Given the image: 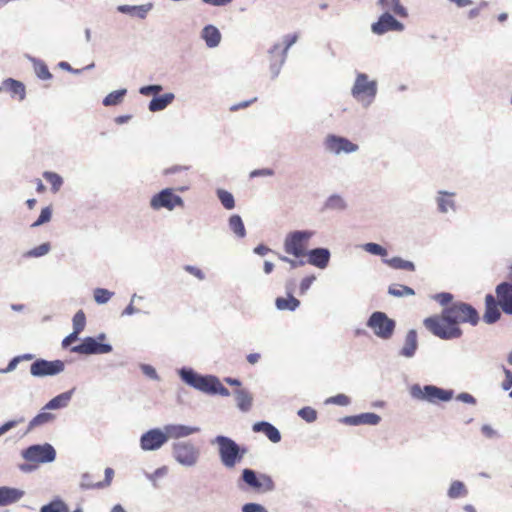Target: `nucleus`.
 Returning <instances> with one entry per match:
<instances>
[{
	"label": "nucleus",
	"mask_w": 512,
	"mask_h": 512,
	"mask_svg": "<svg viewBox=\"0 0 512 512\" xmlns=\"http://www.w3.org/2000/svg\"><path fill=\"white\" fill-rule=\"evenodd\" d=\"M252 430L255 433H263L272 443L281 441L280 431L268 421H258L254 423Z\"/></svg>",
	"instance_id": "nucleus-27"
},
{
	"label": "nucleus",
	"mask_w": 512,
	"mask_h": 512,
	"mask_svg": "<svg viewBox=\"0 0 512 512\" xmlns=\"http://www.w3.org/2000/svg\"><path fill=\"white\" fill-rule=\"evenodd\" d=\"M325 208L328 210L343 211L347 208V203L339 194H332L325 201Z\"/></svg>",
	"instance_id": "nucleus-40"
},
{
	"label": "nucleus",
	"mask_w": 512,
	"mask_h": 512,
	"mask_svg": "<svg viewBox=\"0 0 512 512\" xmlns=\"http://www.w3.org/2000/svg\"><path fill=\"white\" fill-rule=\"evenodd\" d=\"M140 369H141L142 373L145 376H147L148 378H150L152 380H155V381H159L160 380V377H159L156 369L152 365L141 364L140 365Z\"/></svg>",
	"instance_id": "nucleus-57"
},
{
	"label": "nucleus",
	"mask_w": 512,
	"mask_h": 512,
	"mask_svg": "<svg viewBox=\"0 0 512 512\" xmlns=\"http://www.w3.org/2000/svg\"><path fill=\"white\" fill-rule=\"evenodd\" d=\"M404 30V25L388 11L383 13L376 22L371 25V31L376 35H383L388 31Z\"/></svg>",
	"instance_id": "nucleus-16"
},
{
	"label": "nucleus",
	"mask_w": 512,
	"mask_h": 512,
	"mask_svg": "<svg viewBox=\"0 0 512 512\" xmlns=\"http://www.w3.org/2000/svg\"><path fill=\"white\" fill-rule=\"evenodd\" d=\"M163 90V86L160 84H151L142 86L139 89V93L143 96H157Z\"/></svg>",
	"instance_id": "nucleus-55"
},
{
	"label": "nucleus",
	"mask_w": 512,
	"mask_h": 512,
	"mask_svg": "<svg viewBox=\"0 0 512 512\" xmlns=\"http://www.w3.org/2000/svg\"><path fill=\"white\" fill-rule=\"evenodd\" d=\"M275 306L280 311H295L300 306V301L292 294H288L286 298L277 297Z\"/></svg>",
	"instance_id": "nucleus-33"
},
{
	"label": "nucleus",
	"mask_w": 512,
	"mask_h": 512,
	"mask_svg": "<svg viewBox=\"0 0 512 512\" xmlns=\"http://www.w3.org/2000/svg\"><path fill=\"white\" fill-rule=\"evenodd\" d=\"M54 419H55L54 414H52L50 412L42 411L30 420L25 433H29L36 427H39V426L45 425L49 422H52Z\"/></svg>",
	"instance_id": "nucleus-34"
},
{
	"label": "nucleus",
	"mask_w": 512,
	"mask_h": 512,
	"mask_svg": "<svg viewBox=\"0 0 512 512\" xmlns=\"http://www.w3.org/2000/svg\"><path fill=\"white\" fill-rule=\"evenodd\" d=\"M181 381L189 387L208 395L230 396V391L223 386L220 379L212 374H200L191 367H181L177 370Z\"/></svg>",
	"instance_id": "nucleus-2"
},
{
	"label": "nucleus",
	"mask_w": 512,
	"mask_h": 512,
	"mask_svg": "<svg viewBox=\"0 0 512 512\" xmlns=\"http://www.w3.org/2000/svg\"><path fill=\"white\" fill-rule=\"evenodd\" d=\"M345 425H371L375 426L381 421V417L372 412L361 413L358 415L345 416L340 420Z\"/></svg>",
	"instance_id": "nucleus-22"
},
{
	"label": "nucleus",
	"mask_w": 512,
	"mask_h": 512,
	"mask_svg": "<svg viewBox=\"0 0 512 512\" xmlns=\"http://www.w3.org/2000/svg\"><path fill=\"white\" fill-rule=\"evenodd\" d=\"M65 369V363L62 360H46L43 358L36 359L30 365V374L33 377L43 378L48 376H56Z\"/></svg>",
	"instance_id": "nucleus-12"
},
{
	"label": "nucleus",
	"mask_w": 512,
	"mask_h": 512,
	"mask_svg": "<svg viewBox=\"0 0 512 512\" xmlns=\"http://www.w3.org/2000/svg\"><path fill=\"white\" fill-rule=\"evenodd\" d=\"M299 36L297 33L287 34L283 36V44L284 48L280 52V54L287 57L289 49L297 42Z\"/></svg>",
	"instance_id": "nucleus-52"
},
{
	"label": "nucleus",
	"mask_w": 512,
	"mask_h": 512,
	"mask_svg": "<svg viewBox=\"0 0 512 512\" xmlns=\"http://www.w3.org/2000/svg\"><path fill=\"white\" fill-rule=\"evenodd\" d=\"M501 310L500 303L497 299L492 294H487L485 296L483 321L488 325L495 324L501 318Z\"/></svg>",
	"instance_id": "nucleus-19"
},
{
	"label": "nucleus",
	"mask_w": 512,
	"mask_h": 512,
	"mask_svg": "<svg viewBox=\"0 0 512 512\" xmlns=\"http://www.w3.org/2000/svg\"><path fill=\"white\" fill-rule=\"evenodd\" d=\"M105 478L103 481L96 482L97 489H102L105 487L110 486L113 476H114V470L110 467H107L104 471Z\"/></svg>",
	"instance_id": "nucleus-58"
},
{
	"label": "nucleus",
	"mask_w": 512,
	"mask_h": 512,
	"mask_svg": "<svg viewBox=\"0 0 512 512\" xmlns=\"http://www.w3.org/2000/svg\"><path fill=\"white\" fill-rule=\"evenodd\" d=\"M280 44L275 43L269 50L268 53L270 55V66L269 70L271 73V78L275 79L280 74L281 68L286 62L287 57H284L282 54H278L280 50Z\"/></svg>",
	"instance_id": "nucleus-25"
},
{
	"label": "nucleus",
	"mask_w": 512,
	"mask_h": 512,
	"mask_svg": "<svg viewBox=\"0 0 512 512\" xmlns=\"http://www.w3.org/2000/svg\"><path fill=\"white\" fill-rule=\"evenodd\" d=\"M431 298L445 308L453 302L454 297L449 292H440L432 295Z\"/></svg>",
	"instance_id": "nucleus-53"
},
{
	"label": "nucleus",
	"mask_w": 512,
	"mask_h": 512,
	"mask_svg": "<svg viewBox=\"0 0 512 512\" xmlns=\"http://www.w3.org/2000/svg\"><path fill=\"white\" fill-rule=\"evenodd\" d=\"M495 292L502 311L512 315V283L505 281L498 284Z\"/></svg>",
	"instance_id": "nucleus-18"
},
{
	"label": "nucleus",
	"mask_w": 512,
	"mask_h": 512,
	"mask_svg": "<svg viewBox=\"0 0 512 512\" xmlns=\"http://www.w3.org/2000/svg\"><path fill=\"white\" fill-rule=\"evenodd\" d=\"M51 217H52V209L50 206H47L41 210L38 219L34 223H32L31 227L36 228L43 224H46L51 220Z\"/></svg>",
	"instance_id": "nucleus-50"
},
{
	"label": "nucleus",
	"mask_w": 512,
	"mask_h": 512,
	"mask_svg": "<svg viewBox=\"0 0 512 512\" xmlns=\"http://www.w3.org/2000/svg\"><path fill=\"white\" fill-rule=\"evenodd\" d=\"M210 443L217 446L220 461L228 469L240 463L248 452L247 447L239 445L235 440L224 435L216 436Z\"/></svg>",
	"instance_id": "nucleus-3"
},
{
	"label": "nucleus",
	"mask_w": 512,
	"mask_h": 512,
	"mask_svg": "<svg viewBox=\"0 0 512 512\" xmlns=\"http://www.w3.org/2000/svg\"><path fill=\"white\" fill-rule=\"evenodd\" d=\"M298 416L308 423H312L317 419V412L312 407L306 406L298 410Z\"/></svg>",
	"instance_id": "nucleus-51"
},
{
	"label": "nucleus",
	"mask_w": 512,
	"mask_h": 512,
	"mask_svg": "<svg viewBox=\"0 0 512 512\" xmlns=\"http://www.w3.org/2000/svg\"><path fill=\"white\" fill-rule=\"evenodd\" d=\"M175 99L173 93H165L163 95L154 96L148 104V109L151 112H159L167 108Z\"/></svg>",
	"instance_id": "nucleus-31"
},
{
	"label": "nucleus",
	"mask_w": 512,
	"mask_h": 512,
	"mask_svg": "<svg viewBox=\"0 0 512 512\" xmlns=\"http://www.w3.org/2000/svg\"><path fill=\"white\" fill-rule=\"evenodd\" d=\"M468 495V490L462 481L455 480L450 484L447 496L450 499H457Z\"/></svg>",
	"instance_id": "nucleus-38"
},
{
	"label": "nucleus",
	"mask_w": 512,
	"mask_h": 512,
	"mask_svg": "<svg viewBox=\"0 0 512 512\" xmlns=\"http://www.w3.org/2000/svg\"><path fill=\"white\" fill-rule=\"evenodd\" d=\"M24 421H25V418L23 416H21L17 419H12V420H9V421L5 422L4 424H2L0 426V437L3 436L8 431H10L11 429L15 428L20 423H23Z\"/></svg>",
	"instance_id": "nucleus-56"
},
{
	"label": "nucleus",
	"mask_w": 512,
	"mask_h": 512,
	"mask_svg": "<svg viewBox=\"0 0 512 512\" xmlns=\"http://www.w3.org/2000/svg\"><path fill=\"white\" fill-rule=\"evenodd\" d=\"M409 394L415 400L426 401L435 404L438 401H450L454 396V391L452 389H443L432 384L421 386L420 384L416 383L410 386Z\"/></svg>",
	"instance_id": "nucleus-5"
},
{
	"label": "nucleus",
	"mask_w": 512,
	"mask_h": 512,
	"mask_svg": "<svg viewBox=\"0 0 512 512\" xmlns=\"http://www.w3.org/2000/svg\"><path fill=\"white\" fill-rule=\"evenodd\" d=\"M165 429L168 435V440L175 439L178 441H181L180 439L182 438H186L200 432V427L184 424H167L165 425Z\"/></svg>",
	"instance_id": "nucleus-23"
},
{
	"label": "nucleus",
	"mask_w": 512,
	"mask_h": 512,
	"mask_svg": "<svg viewBox=\"0 0 512 512\" xmlns=\"http://www.w3.org/2000/svg\"><path fill=\"white\" fill-rule=\"evenodd\" d=\"M40 512H69L67 504L60 498H55L40 508Z\"/></svg>",
	"instance_id": "nucleus-42"
},
{
	"label": "nucleus",
	"mask_w": 512,
	"mask_h": 512,
	"mask_svg": "<svg viewBox=\"0 0 512 512\" xmlns=\"http://www.w3.org/2000/svg\"><path fill=\"white\" fill-rule=\"evenodd\" d=\"M80 487L82 489H97L96 483L92 481V476L89 473H84L81 476Z\"/></svg>",
	"instance_id": "nucleus-62"
},
{
	"label": "nucleus",
	"mask_w": 512,
	"mask_h": 512,
	"mask_svg": "<svg viewBox=\"0 0 512 512\" xmlns=\"http://www.w3.org/2000/svg\"><path fill=\"white\" fill-rule=\"evenodd\" d=\"M418 348L417 331L410 329L406 336L403 347L399 351V355L405 358L414 357Z\"/></svg>",
	"instance_id": "nucleus-28"
},
{
	"label": "nucleus",
	"mask_w": 512,
	"mask_h": 512,
	"mask_svg": "<svg viewBox=\"0 0 512 512\" xmlns=\"http://www.w3.org/2000/svg\"><path fill=\"white\" fill-rule=\"evenodd\" d=\"M112 350L113 347L110 343L100 342L92 336L83 338L80 344L70 348L71 352L83 355L107 354Z\"/></svg>",
	"instance_id": "nucleus-14"
},
{
	"label": "nucleus",
	"mask_w": 512,
	"mask_h": 512,
	"mask_svg": "<svg viewBox=\"0 0 512 512\" xmlns=\"http://www.w3.org/2000/svg\"><path fill=\"white\" fill-rule=\"evenodd\" d=\"M316 280L314 275L303 278L300 282L299 291L301 295H304L311 287L313 282Z\"/></svg>",
	"instance_id": "nucleus-61"
},
{
	"label": "nucleus",
	"mask_w": 512,
	"mask_h": 512,
	"mask_svg": "<svg viewBox=\"0 0 512 512\" xmlns=\"http://www.w3.org/2000/svg\"><path fill=\"white\" fill-rule=\"evenodd\" d=\"M379 3L383 8L394 12L400 17H406L408 15L406 8L401 5L400 0H379Z\"/></svg>",
	"instance_id": "nucleus-39"
},
{
	"label": "nucleus",
	"mask_w": 512,
	"mask_h": 512,
	"mask_svg": "<svg viewBox=\"0 0 512 512\" xmlns=\"http://www.w3.org/2000/svg\"><path fill=\"white\" fill-rule=\"evenodd\" d=\"M456 400L470 405H475L477 403L476 398L467 392L459 393L456 396Z\"/></svg>",
	"instance_id": "nucleus-64"
},
{
	"label": "nucleus",
	"mask_w": 512,
	"mask_h": 512,
	"mask_svg": "<svg viewBox=\"0 0 512 512\" xmlns=\"http://www.w3.org/2000/svg\"><path fill=\"white\" fill-rule=\"evenodd\" d=\"M0 93H8L11 98L23 101L26 97V88L21 81L7 78L0 83Z\"/></svg>",
	"instance_id": "nucleus-20"
},
{
	"label": "nucleus",
	"mask_w": 512,
	"mask_h": 512,
	"mask_svg": "<svg viewBox=\"0 0 512 512\" xmlns=\"http://www.w3.org/2000/svg\"><path fill=\"white\" fill-rule=\"evenodd\" d=\"M154 8V4L152 2H148L141 5H128L123 4L117 6V11L119 13L128 15L133 18H137L140 20H144L147 18L149 12Z\"/></svg>",
	"instance_id": "nucleus-21"
},
{
	"label": "nucleus",
	"mask_w": 512,
	"mask_h": 512,
	"mask_svg": "<svg viewBox=\"0 0 512 512\" xmlns=\"http://www.w3.org/2000/svg\"><path fill=\"white\" fill-rule=\"evenodd\" d=\"M388 294L394 297H404L415 295L414 289L402 284H392L388 287Z\"/></svg>",
	"instance_id": "nucleus-43"
},
{
	"label": "nucleus",
	"mask_w": 512,
	"mask_h": 512,
	"mask_svg": "<svg viewBox=\"0 0 512 512\" xmlns=\"http://www.w3.org/2000/svg\"><path fill=\"white\" fill-rule=\"evenodd\" d=\"M366 325L378 338L388 340L394 334L396 321L389 318L385 312L375 311L369 316Z\"/></svg>",
	"instance_id": "nucleus-9"
},
{
	"label": "nucleus",
	"mask_w": 512,
	"mask_h": 512,
	"mask_svg": "<svg viewBox=\"0 0 512 512\" xmlns=\"http://www.w3.org/2000/svg\"><path fill=\"white\" fill-rule=\"evenodd\" d=\"M168 473V468L166 466H162L157 468L153 473H146V477L149 481L153 483L154 486H156L155 481L158 478H161L165 476Z\"/></svg>",
	"instance_id": "nucleus-59"
},
{
	"label": "nucleus",
	"mask_w": 512,
	"mask_h": 512,
	"mask_svg": "<svg viewBox=\"0 0 512 512\" xmlns=\"http://www.w3.org/2000/svg\"><path fill=\"white\" fill-rule=\"evenodd\" d=\"M455 193L446 190H439L435 196L437 210L441 214L456 211V203L454 200Z\"/></svg>",
	"instance_id": "nucleus-24"
},
{
	"label": "nucleus",
	"mask_w": 512,
	"mask_h": 512,
	"mask_svg": "<svg viewBox=\"0 0 512 512\" xmlns=\"http://www.w3.org/2000/svg\"><path fill=\"white\" fill-rule=\"evenodd\" d=\"M201 38L208 48H215L220 44L221 33L214 25H206L201 31Z\"/></svg>",
	"instance_id": "nucleus-30"
},
{
	"label": "nucleus",
	"mask_w": 512,
	"mask_h": 512,
	"mask_svg": "<svg viewBox=\"0 0 512 512\" xmlns=\"http://www.w3.org/2000/svg\"><path fill=\"white\" fill-rule=\"evenodd\" d=\"M43 178L48 183H50L51 191L53 193H57L61 189V187H62V185L64 183V180H63L62 176L59 175L58 173L52 172V171H45L43 173Z\"/></svg>",
	"instance_id": "nucleus-41"
},
{
	"label": "nucleus",
	"mask_w": 512,
	"mask_h": 512,
	"mask_svg": "<svg viewBox=\"0 0 512 512\" xmlns=\"http://www.w3.org/2000/svg\"><path fill=\"white\" fill-rule=\"evenodd\" d=\"M383 262L393 269L415 271V264L401 257L396 256L390 259H384Z\"/></svg>",
	"instance_id": "nucleus-35"
},
{
	"label": "nucleus",
	"mask_w": 512,
	"mask_h": 512,
	"mask_svg": "<svg viewBox=\"0 0 512 512\" xmlns=\"http://www.w3.org/2000/svg\"><path fill=\"white\" fill-rule=\"evenodd\" d=\"M50 249H51L50 243L45 242V243H42L39 246L34 247L33 249L29 250L26 253V256L27 257H34V258L42 257V256L48 254Z\"/></svg>",
	"instance_id": "nucleus-49"
},
{
	"label": "nucleus",
	"mask_w": 512,
	"mask_h": 512,
	"mask_svg": "<svg viewBox=\"0 0 512 512\" xmlns=\"http://www.w3.org/2000/svg\"><path fill=\"white\" fill-rule=\"evenodd\" d=\"M168 435L163 428H152L144 432L139 439L140 448L145 452H152L161 449L168 442Z\"/></svg>",
	"instance_id": "nucleus-11"
},
{
	"label": "nucleus",
	"mask_w": 512,
	"mask_h": 512,
	"mask_svg": "<svg viewBox=\"0 0 512 512\" xmlns=\"http://www.w3.org/2000/svg\"><path fill=\"white\" fill-rule=\"evenodd\" d=\"M216 194L225 209L232 210L235 207V199L232 193L224 189H217Z\"/></svg>",
	"instance_id": "nucleus-44"
},
{
	"label": "nucleus",
	"mask_w": 512,
	"mask_h": 512,
	"mask_svg": "<svg viewBox=\"0 0 512 512\" xmlns=\"http://www.w3.org/2000/svg\"><path fill=\"white\" fill-rule=\"evenodd\" d=\"M230 230L239 238H243L246 235L245 226L242 218L237 215H231L228 220Z\"/></svg>",
	"instance_id": "nucleus-36"
},
{
	"label": "nucleus",
	"mask_w": 512,
	"mask_h": 512,
	"mask_svg": "<svg viewBox=\"0 0 512 512\" xmlns=\"http://www.w3.org/2000/svg\"><path fill=\"white\" fill-rule=\"evenodd\" d=\"M172 458L182 467L192 468L200 460V449L191 441H175L171 445Z\"/></svg>",
	"instance_id": "nucleus-6"
},
{
	"label": "nucleus",
	"mask_w": 512,
	"mask_h": 512,
	"mask_svg": "<svg viewBox=\"0 0 512 512\" xmlns=\"http://www.w3.org/2000/svg\"><path fill=\"white\" fill-rule=\"evenodd\" d=\"M314 234L315 231L312 230L289 232L284 239V251L295 258L304 257L307 251L306 246Z\"/></svg>",
	"instance_id": "nucleus-7"
},
{
	"label": "nucleus",
	"mask_w": 512,
	"mask_h": 512,
	"mask_svg": "<svg viewBox=\"0 0 512 512\" xmlns=\"http://www.w3.org/2000/svg\"><path fill=\"white\" fill-rule=\"evenodd\" d=\"M75 388H72L68 391H65L54 398H52L50 401H48L45 406L43 407V410H58L66 408L74 394Z\"/></svg>",
	"instance_id": "nucleus-29"
},
{
	"label": "nucleus",
	"mask_w": 512,
	"mask_h": 512,
	"mask_svg": "<svg viewBox=\"0 0 512 512\" xmlns=\"http://www.w3.org/2000/svg\"><path fill=\"white\" fill-rule=\"evenodd\" d=\"M34 70L36 75L42 80H49L52 78V74L50 73L47 65L39 59L32 58Z\"/></svg>",
	"instance_id": "nucleus-45"
},
{
	"label": "nucleus",
	"mask_w": 512,
	"mask_h": 512,
	"mask_svg": "<svg viewBox=\"0 0 512 512\" xmlns=\"http://www.w3.org/2000/svg\"><path fill=\"white\" fill-rule=\"evenodd\" d=\"M325 149L335 155H339L341 153H354L357 152L359 146L353 142H351L348 138L330 134L325 138L324 141Z\"/></svg>",
	"instance_id": "nucleus-15"
},
{
	"label": "nucleus",
	"mask_w": 512,
	"mask_h": 512,
	"mask_svg": "<svg viewBox=\"0 0 512 512\" xmlns=\"http://www.w3.org/2000/svg\"><path fill=\"white\" fill-rule=\"evenodd\" d=\"M304 257H307L306 262L308 264L323 270L326 269L329 265L331 252L328 248L317 247L307 250Z\"/></svg>",
	"instance_id": "nucleus-17"
},
{
	"label": "nucleus",
	"mask_w": 512,
	"mask_h": 512,
	"mask_svg": "<svg viewBox=\"0 0 512 512\" xmlns=\"http://www.w3.org/2000/svg\"><path fill=\"white\" fill-rule=\"evenodd\" d=\"M56 450L50 443L32 444L21 451V457L36 465L52 463L56 459Z\"/></svg>",
	"instance_id": "nucleus-8"
},
{
	"label": "nucleus",
	"mask_w": 512,
	"mask_h": 512,
	"mask_svg": "<svg viewBox=\"0 0 512 512\" xmlns=\"http://www.w3.org/2000/svg\"><path fill=\"white\" fill-rule=\"evenodd\" d=\"M73 331L81 333L86 326V316L83 310L77 311L72 319Z\"/></svg>",
	"instance_id": "nucleus-48"
},
{
	"label": "nucleus",
	"mask_w": 512,
	"mask_h": 512,
	"mask_svg": "<svg viewBox=\"0 0 512 512\" xmlns=\"http://www.w3.org/2000/svg\"><path fill=\"white\" fill-rule=\"evenodd\" d=\"M240 480L254 491L271 492L275 489V483L271 476L258 473L251 468L242 470Z\"/></svg>",
	"instance_id": "nucleus-10"
},
{
	"label": "nucleus",
	"mask_w": 512,
	"mask_h": 512,
	"mask_svg": "<svg viewBox=\"0 0 512 512\" xmlns=\"http://www.w3.org/2000/svg\"><path fill=\"white\" fill-rule=\"evenodd\" d=\"M480 314L471 304L463 301L452 302L442 309L440 316L433 315L423 320L424 327L442 340L458 339L463 335L460 324L477 326Z\"/></svg>",
	"instance_id": "nucleus-1"
},
{
	"label": "nucleus",
	"mask_w": 512,
	"mask_h": 512,
	"mask_svg": "<svg viewBox=\"0 0 512 512\" xmlns=\"http://www.w3.org/2000/svg\"><path fill=\"white\" fill-rule=\"evenodd\" d=\"M114 292L109 291L105 288H96L93 291V297L97 304L103 305L110 301V299L113 297Z\"/></svg>",
	"instance_id": "nucleus-46"
},
{
	"label": "nucleus",
	"mask_w": 512,
	"mask_h": 512,
	"mask_svg": "<svg viewBox=\"0 0 512 512\" xmlns=\"http://www.w3.org/2000/svg\"><path fill=\"white\" fill-rule=\"evenodd\" d=\"M127 94V89L122 88L110 92L102 101L106 107L119 105Z\"/></svg>",
	"instance_id": "nucleus-37"
},
{
	"label": "nucleus",
	"mask_w": 512,
	"mask_h": 512,
	"mask_svg": "<svg viewBox=\"0 0 512 512\" xmlns=\"http://www.w3.org/2000/svg\"><path fill=\"white\" fill-rule=\"evenodd\" d=\"M237 407L242 412H248L252 407L253 397L246 389H238L235 392Z\"/></svg>",
	"instance_id": "nucleus-32"
},
{
	"label": "nucleus",
	"mask_w": 512,
	"mask_h": 512,
	"mask_svg": "<svg viewBox=\"0 0 512 512\" xmlns=\"http://www.w3.org/2000/svg\"><path fill=\"white\" fill-rule=\"evenodd\" d=\"M350 403V398L345 394H337L325 400V404H335L339 406H348Z\"/></svg>",
	"instance_id": "nucleus-54"
},
{
	"label": "nucleus",
	"mask_w": 512,
	"mask_h": 512,
	"mask_svg": "<svg viewBox=\"0 0 512 512\" xmlns=\"http://www.w3.org/2000/svg\"><path fill=\"white\" fill-rule=\"evenodd\" d=\"M362 248L364 251H366L372 255H377V256H381V257L386 256L388 253L386 248H384L380 244L374 243V242L365 243L362 245Z\"/></svg>",
	"instance_id": "nucleus-47"
},
{
	"label": "nucleus",
	"mask_w": 512,
	"mask_h": 512,
	"mask_svg": "<svg viewBox=\"0 0 512 512\" xmlns=\"http://www.w3.org/2000/svg\"><path fill=\"white\" fill-rule=\"evenodd\" d=\"M242 512H268V510L261 504L258 503H246L241 508Z\"/></svg>",
	"instance_id": "nucleus-60"
},
{
	"label": "nucleus",
	"mask_w": 512,
	"mask_h": 512,
	"mask_svg": "<svg viewBox=\"0 0 512 512\" xmlns=\"http://www.w3.org/2000/svg\"><path fill=\"white\" fill-rule=\"evenodd\" d=\"M183 199L174 193L172 188H165L152 196L150 200V207L153 210H160L165 208L172 211L175 207H183Z\"/></svg>",
	"instance_id": "nucleus-13"
},
{
	"label": "nucleus",
	"mask_w": 512,
	"mask_h": 512,
	"mask_svg": "<svg viewBox=\"0 0 512 512\" xmlns=\"http://www.w3.org/2000/svg\"><path fill=\"white\" fill-rule=\"evenodd\" d=\"M503 372L505 375V378L503 382L501 383V388L504 391H511L512 390V371L503 367Z\"/></svg>",
	"instance_id": "nucleus-63"
},
{
	"label": "nucleus",
	"mask_w": 512,
	"mask_h": 512,
	"mask_svg": "<svg viewBox=\"0 0 512 512\" xmlns=\"http://www.w3.org/2000/svg\"><path fill=\"white\" fill-rule=\"evenodd\" d=\"M25 492L19 488L0 486V507L17 503L22 499Z\"/></svg>",
	"instance_id": "nucleus-26"
},
{
	"label": "nucleus",
	"mask_w": 512,
	"mask_h": 512,
	"mask_svg": "<svg viewBox=\"0 0 512 512\" xmlns=\"http://www.w3.org/2000/svg\"><path fill=\"white\" fill-rule=\"evenodd\" d=\"M377 93V80L370 79L366 73L356 72L355 80L351 87V95L363 108H368L372 105Z\"/></svg>",
	"instance_id": "nucleus-4"
}]
</instances>
